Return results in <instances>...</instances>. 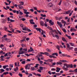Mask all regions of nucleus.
<instances>
[{
	"mask_svg": "<svg viewBox=\"0 0 77 77\" xmlns=\"http://www.w3.org/2000/svg\"><path fill=\"white\" fill-rule=\"evenodd\" d=\"M64 66L63 67V69L64 71H68V68H73V65L72 64H67L66 63L63 64Z\"/></svg>",
	"mask_w": 77,
	"mask_h": 77,
	"instance_id": "obj_1",
	"label": "nucleus"
},
{
	"mask_svg": "<svg viewBox=\"0 0 77 77\" xmlns=\"http://www.w3.org/2000/svg\"><path fill=\"white\" fill-rule=\"evenodd\" d=\"M23 30L24 31H28V32H31V30H30V29H28L27 27H26L23 28H22Z\"/></svg>",
	"mask_w": 77,
	"mask_h": 77,
	"instance_id": "obj_2",
	"label": "nucleus"
},
{
	"mask_svg": "<svg viewBox=\"0 0 77 77\" xmlns=\"http://www.w3.org/2000/svg\"><path fill=\"white\" fill-rule=\"evenodd\" d=\"M66 45L67 46V48H66V50L68 51H69V47L70 46L69 45L68 43H67L66 44Z\"/></svg>",
	"mask_w": 77,
	"mask_h": 77,
	"instance_id": "obj_3",
	"label": "nucleus"
},
{
	"mask_svg": "<svg viewBox=\"0 0 77 77\" xmlns=\"http://www.w3.org/2000/svg\"><path fill=\"white\" fill-rule=\"evenodd\" d=\"M29 22H30V24H35V22H33V19L29 20Z\"/></svg>",
	"mask_w": 77,
	"mask_h": 77,
	"instance_id": "obj_4",
	"label": "nucleus"
},
{
	"mask_svg": "<svg viewBox=\"0 0 77 77\" xmlns=\"http://www.w3.org/2000/svg\"><path fill=\"white\" fill-rule=\"evenodd\" d=\"M40 54H45V55H47V56H48V54L49 53H48L46 52H45L44 53L42 52H41Z\"/></svg>",
	"mask_w": 77,
	"mask_h": 77,
	"instance_id": "obj_5",
	"label": "nucleus"
},
{
	"mask_svg": "<svg viewBox=\"0 0 77 77\" xmlns=\"http://www.w3.org/2000/svg\"><path fill=\"white\" fill-rule=\"evenodd\" d=\"M24 53H26V52H24V51H19V54H24Z\"/></svg>",
	"mask_w": 77,
	"mask_h": 77,
	"instance_id": "obj_6",
	"label": "nucleus"
},
{
	"mask_svg": "<svg viewBox=\"0 0 77 77\" xmlns=\"http://www.w3.org/2000/svg\"><path fill=\"white\" fill-rule=\"evenodd\" d=\"M71 12V10H69L68 11H66L65 14H69V13H70Z\"/></svg>",
	"mask_w": 77,
	"mask_h": 77,
	"instance_id": "obj_7",
	"label": "nucleus"
},
{
	"mask_svg": "<svg viewBox=\"0 0 77 77\" xmlns=\"http://www.w3.org/2000/svg\"><path fill=\"white\" fill-rule=\"evenodd\" d=\"M62 39L64 42H68L66 41V39L64 38V37H62Z\"/></svg>",
	"mask_w": 77,
	"mask_h": 77,
	"instance_id": "obj_8",
	"label": "nucleus"
},
{
	"mask_svg": "<svg viewBox=\"0 0 77 77\" xmlns=\"http://www.w3.org/2000/svg\"><path fill=\"white\" fill-rule=\"evenodd\" d=\"M18 6L20 9H23V7L21 5H18Z\"/></svg>",
	"mask_w": 77,
	"mask_h": 77,
	"instance_id": "obj_9",
	"label": "nucleus"
},
{
	"mask_svg": "<svg viewBox=\"0 0 77 77\" xmlns=\"http://www.w3.org/2000/svg\"><path fill=\"white\" fill-rule=\"evenodd\" d=\"M53 56H58V54L57 53H54L52 54Z\"/></svg>",
	"mask_w": 77,
	"mask_h": 77,
	"instance_id": "obj_10",
	"label": "nucleus"
},
{
	"mask_svg": "<svg viewBox=\"0 0 77 77\" xmlns=\"http://www.w3.org/2000/svg\"><path fill=\"white\" fill-rule=\"evenodd\" d=\"M13 70L14 71L16 72V71H18V68L17 67H16V68L15 69V68H14L13 69Z\"/></svg>",
	"mask_w": 77,
	"mask_h": 77,
	"instance_id": "obj_11",
	"label": "nucleus"
},
{
	"mask_svg": "<svg viewBox=\"0 0 77 77\" xmlns=\"http://www.w3.org/2000/svg\"><path fill=\"white\" fill-rule=\"evenodd\" d=\"M66 37L68 38H69V39H72V38H71V36H68V35H67V34H66Z\"/></svg>",
	"mask_w": 77,
	"mask_h": 77,
	"instance_id": "obj_12",
	"label": "nucleus"
},
{
	"mask_svg": "<svg viewBox=\"0 0 77 77\" xmlns=\"http://www.w3.org/2000/svg\"><path fill=\"white\" fill-rule=\"evenodd\" d=\"M40 24L42 26H44V22L43 21L40 22Z\"/></svg>",
	"mask_w": 77,
	"mask_h": 77,
	"instance_id": "obj_13",
	"label": "nucleus"
},
{
	"mask_svg": "<svg viewBox=\"0 0 77 77\" xmlns=\"http://www.w3.org/2000/svg\"><path fill=\"white\" fill-rule=\"evenodd\" d=\"M9 67L8 65H6L3 66V68L4 69H6V67Z\"/></svg>",
	"mask_w": 77,
	"mask_h": 77,
	"instance_id": "obj_14",
	"label": "nucleus"
},
{
	"mask_svg": "<svg viewBox=\"0 0 77 77\" xmlns=\"http://www.w3.org/2000/svg\"><path fill=\"white\" fill-rule=\"evenodd\" d=\"M53 6V5L51 3H50L48 5V6H49V7H52Z\"/></svg>",
	"mask_w": 77,
	"mask_h": 77,
	"instance_id": "obj_15",
	"label": "nucleus"
},
{
	"mask_svg": "<svg viewBox=\"0 0 77 77\" xmlns=\"http://www.w3.org/2000/svg\"><path fill=\"white\" fill-rule=\"evenodd\" d=\"M48 62H52L53 61V60L51 59H48Z\"/></svg>",
	"mask_w": 77,
	"mask_h": 77,
	"instance_id": "obj_16",
	"label": "nucleus"
},
{
	"mask_svg": "<svg viewBox=\"0 0 77 77\" xmlns=\"http://www.w3.org/2000/svg\"><path fill=\"white\" fill-rule=\"evenodd\" d=\"M55 37L57 38V39H59V35H55Z\"/></svg>",
	"mask_w": 77,
	"mask_h": 77,
	"instance_id": "obj_17",
	"label": "nucleus"
},
{
	"mask_svg": "<svg viewBox=\"0 0 77 77\" xmlns=\"http://www.w3.org/2000/svg\"><path fill=\"white\" fill-rule=\"evenodd\" d=\"M56 48H57L58 50L59 51H60V47H59V46L58 45H57L56 46Z\"/></svg>",
	"mask_w": 77,
	"mask_h": 77,
	"instance_id": "obj_18",
	"label": "nucleus"
},
{
	"mask_svg": "<svg viewBox=\"0 0 77 77\" xmlns=\"http://www.w3.org/2000/svg\"><path fill=\"white\" fill-rule=\"evenodd\" d=\"M23 51H25L24 52H25V53H27V52H26L27 51V48H23Z\"/></svg>",
	"mask_w": 77,
	"mask_h": 77,
	"instance_id": "obj_19",
	"label": "nucleus"
},
{
	"mask_svg": "<svg viewBox=\"0 0 77 77\" xmlns=\"http://www.w3.org/2000/svg\"><path fill=\"white\" fill-rule=\"evenodd\" d=\"M69 44L70 45H71V46H72V47H74V43L70 42Z\"/></svg>",
	"mask_w": 77,
	"mask_h": 77,
	"instance_id": "obj_20",
	"label": "nucleus"
},
{
	"mask_svg": "<svg viewBox=\"0 0 77 77\" xmlns=\"http://www.w3.org/2000/svg\"><path fill=\"white\" fill-rule=\"evenodd\" d=\"M57 65H62V63L61 62L57 63Z\"/></svg>",
	"mask_w": 77,
	"mask_h": 77,
	"instance_id": "obj_21",
	"label": "nucleus"
},
{
	"mask_svg": "<svg viewBox=\"0 0 77 77\" xmlns=\"http://www.w3.org/2000/svg\"><path fill=\"white\" fill-rule=\"evenodd\" d=\"M44 33H45V32H44V30H42V33H41V35H44Z\"/></svg>",
	"mask_w": 77,
	"mask_h": 77,
	"instance_id": "obj_22",
	"label": "nucleus"
},
{
	"mask_svg": "<svg viewBox=\"0 0 77 77\" xmlns=\"http://www.w3.org/2000/svg\"><path fill=\"white\" fill-rule=\"evenodd\" d=\"M5 40L6 41H11V40H10V39H7V38H6L5 39Z\"/></svg>",
	"mask_w": 77,
	"mask_h": 77,
	"instance_id": "obj_23",
	"label": "nucleus"
},
{
	"mask_svg": "<svg viewBox=\"0 0 77 77\" xmlns=\"http://www.w3.org/2000/svg\"><path fill=\"white\" fill-rule=\"evenodd\" d=\"M36 30H37V31H40V30H41L42 31V29H41L40 28H36Z\"/></svg>",
	"mask_w": 77,
	"mask_h": 77,
	"instance_id": "obj_24",
	"label": "nucleus"
},
{
	"mask_svg": "<svg viewBox=\"0 0 77 77\" xmlns=\"http://www.w3.org/2000/svg\"><path fill=\"white\" fill-rule=\"evenodd\" d=\"M9 74V72H4L3 73V74L5 75H6V74Z\"/></svg>",
	"mask_w": 77,
	"mask_h": 77,
	"instance_id": "obj_25",
	"label": "nucleus"
},
{
	"mask_svg": "<svg viewBox=\"0 0 77 77\" xmlns=\"http://www.w3.org/2000/svg\"><path fill=\"white\" fill-rule=\"evenodd\" d=\"M30 49L31 50V51H30V49L29 50V51H34V50L32 48H30Z\"/></svg>",
	"mask_w": 77,
	"mask_h": 77,
	"instance_id": "obj_26",
	"label": "nucleus"
},
{
	"mask_svg": "<svg viewBox=\"0 0 77 77\" xmlns=\"http://www.w3.org/2000/svg\"><path fill=\"white\" fill-rule=\"evenodd\" d=\"M61 22L62 23H64V24H66V22L64 21V20H61Z\"/></svg>",
	"mask_w": 77,
	"mask_h": 77,
	"instance_id": "obj_27",
	"label": "nucleus"
},
{
	"mask_svg": "<svg viewBox=\"0 0 77 77\" xmlns=\"http://www.w3.org/2000/svg\"><path fill=\"white\" fill-rule=\"evenodd\" d=\"M41 15L42 16V17H46V15H45V14H41Z\"/></svg>",
	"mask_w": 77,
	"mask_h": 77,
	"instance_id": "obj_28",
	"label": "nucleus"
},
{
	"mask_svg": "<svg viewBox=\"0 0 77 77\" xmlns=\"http://www.w3.org/2000/svg\"><path fill=\"white\" fill-rule=\"evenodd\" d=\"M48 55H47V56H49V57H50V58H53V56H52L51 55H50V54H48Z\"/></svg>",
	"mask_w": 77,
	"mask_h": 77,
	"instance_id": "obj_29",
	"label": "nucleus"
},
{
	"mask_svg": "<svg viewBox=\"0 0 77 77\" xmlns=\"http://www.w3.org/2000/svg\"><path fill=\"white\" fill-rule=\"evenodd\" d=\"M47 28L49 29L50 30H53V29L50 27L48 26L47 27Z\"/></svg>",
	"mask_w": 77,
	"mask_h": 77,
	"instance_id": "obj_30",
	"label": "nucleus"
},
{
	"mask_svg": "<svg viewBox=\"0 0 77 77\" xmlns=\"http://www.w3.org/2000/svg\"><path fill=\"white\" fill-rule=\"evenodd\" d=\"M46 50L47 51H48V52H51V50L48 48Z\"/></svg>",
	"mask_w": 77,
	"mask_h": 77,
	"instance_id": "obj_31",
	"label": "nucleus"
},
{
	"mask_svg": "<svg viewBox=\"0 0 77 77\" xmlns=\"http://www.w3.org/2000/svg\"><path fill=\"white\" fill-rule=\"evenodd\" d=\"M43 67H41L40 66L39 67V69H40V70H41V71H42V70H43Z\"/></svg>",
	"mask_w": 77,
	"mask_h": 77,
	"instance_id": "obj_32",
	"label": "nucleus"
},
{
	"mask_svg": "<svg viewBox=\"0 0 77 77\" xmlns=\"http://www.w3.org/2000/svg\"><path fill=\"white\" fill-rule=\"evenodd\" d=\"M49 35H52V36H53V37H54V38L55 36H54V34H53V33L51 32V34L50 33V32H49Z\"/></svg>",
	"mask_w": 77,
	"mask_h": 77,
	"instance_id": "obj_33",
	"label": "nucleus"
},
{
	"mask_svg": "<svg viewBox=\"0 0 77 77\" xmlns=\"http://www.w3.org/2000/svg\"><path fill=\"white\" fill-rule=\"evenodd\" d=\"M8 53H6L4 56H5V57H6V56H9V55H8Z\"/></svg>",
	"mask_w": 77,
	"mask_h": 77,
	"instance_id": "obj_34",
	"label": "nucleus"
},
{
	"mask_svg": "<svg viewBox=\"0 0 77 77\" xmlns=\"http://www.w3.org/2000/svg\"><path fill=\"white\" fill-rule=\"evenodd\" d=\"M20 20H22L23 21H26V19L24 18H23V19H21Z\"/></svg>",
	"mask_w": 77,
	"mask_h": 77,
	"instance_id": "obj_35",
	"label": "nucleus"
},
{
	"mask_svg": "<svg viewBox=\"0 0 77 77\" xmlns=\"http://www.w3.org/2000/svg\"><path fill=\"white\" fill-rule=\"evenodd\" d=\"M2 23H6V20L4 19V20H2Z\"/></svg>",
	"mask_w": 77,
	"mask_h": 77,
	"instance_id": "obj_36",
	"label": "nucleus"
},
{
	"mask_svg": "<svg viewBox=\"0 0 77 77\" xmlns=\"http://www.w3.org/2000/svg\"><path fill=\"white\" fill-rule=\"evenodd\" d=\"M66 56H67V55H66V54L65 55L64 54H62V55H60V56H61V57H62L63 56H64L65 57Z\"/></svg>",
	"mask_w": 77,
	"mask_h": 77,
	"instance_id": "obj_37",
	"label": "nucleus"
},
{
	"mask_svg": "<svg viewBox=\"0 0 77 77\" xmlns=\"http://www.w3.org/2000/svg\"><path fill=\"white\" fill-rule=\"evenodd\" d=\"M21 46L22 47H26V45L24 44H22Z\"/></svg>",
	"mask_w": 77,
	"mask_h": 77,
	"instance_id": "obj_38",
	"label": "nucleus"
},
{
	"mask_svg": "<svg viewBox=\"0 0 77 77\" xmlns=\"http://www.w3.org/2000/svg\"><path fill=\"white\" fill-rule=\"evenodd\" d=\"M30 14V12H25V14H26V15H27L28 14Z\"/></svg>",
	"mask_w": 77,
	"mask_h": 77,
	"instance_id": "obj_39",
	"label": "nucleus"
},
{
	"mask_svg": "<svg viewBox=\"0 0 77 77\" xmlns=\"http://www.w3.org/2000/svg\"><path fill=\"white\" fill-rule=\"evenodd\" d=\"M74 48L73 47H69V50H72Z\"/></svg>",
	"mask_w": 77,
	"mask_h": 77,
	"instance_id": "obj_40",
	"label": "nucleus"
},
{
	"mask_svg": "<svg viewBox=\"0 0 77 77\" xmlns=\"http://www.w3.org/2000/svg\"><path fill=\"white\" fill-rule=\"evenodd\" d=\"M61 22H59V21L57 22V24L59 26L61 24Z\"/></svg>",
	"mask_w": 77,
	"mask_h": 77,
	"instance_id": "obj_41",
	"label": "nucleus"
},
{
	"mask_svg": "<svg viewBox=\"0 0 77 77\" xmlns=\"http://www.w3.org/2000/svg\"><path fill=\"white\" fill-rule=\"evenodd\" d=\"M1 71L2 72H5V70L4 69H0Z\"/></svg>",
	"mask_w": 77,
	"mask_h": 77,
	"instance_id": "obj_42",
	"label": "nucleus"
},
{
	"mask_svg": "<svg viewBox=\"0 0 77 77\" xmlns=\"http://www.w3.org/2000/svg\"><path fill=\"white\" fill-rule=\"evenodd\" d=\"M38 65H39V64H37L36 66H35V68H38Z\"/></svg>",
	"mask_w": 77,
	"mask_h": 77,
	"instance_id": "obj_43",
	"label": "nucleus"
},
{
	"mask_svg": "<svg viewBox=\"0 0 77 77\" xmlns=\"http://www.w3.org/2000/svg\"><path fill=\"white\" fill-rule=\"evenodd\" d=\"M22 64H25L26 63V61H23L21 62Z\"/></svg>",
	"mask_w": 77,
	"mask_h": 77,
	"instance_id": "obj_44",
	"label": "nucleus"
},
{
	"mask_svg": "<svg viewBox=\"0 0 77 77\" xmlns=\"http://www.w3.org/2000/svg\"><path fill=\"white\" fill-rule=\"evenodd\" d=\"M31 69L33 71H34L35 69V67H31Z\"/></svg>",
	"mask_w": 77,
	"mask_h": 77,
	"instance_id": "obj_45",
	"label": "nucleus"
},
{
	"mask_svg": "<svg viewBox=\"0 0 77 77\" xmlns=\"http://www.w3.org/2000/svg\"><path fill=\"white\" fill-rule=\"evenodd\" d=\"M19 75L20 76V77H23V75L22 74H21L20 73H19Z\"/></svg>",
	"mask_w": 77,
	"mask_h": 77,
	"instance_id": "obj_46",
	"label": "nucleus"
},
{
	"mask_svg": "<svg viewBox=\"0 0 77 77\" xmlns=\"http://www.w3.org/2000/svg\"><path fill=\"white\" fill-rule=\"evenodd\" d=\"M60 62H66V60H61Z\"/></svg>",
	"mask_w": 77,
	"mask_h": 77,
	"instance_id": "obj_47",
	"label": "nucleus"
},
{
	"mask_svg": "<svg viewBox=\"0 0 77 77\" xmlns=\"http://www.w3.org/2000/svg\"><path fill=\"white\" fill-rule=\"evenodd\" d=\"M4 29H5V31H7V29H8V28L6 27H4Z\"/></svg>",
	"mask_w": 77,
	"mask_h": 77,
	"instance_id": "obj_48",
	"label": "nucleus"
},
{
	"mask_svg": "<svg viewBox=\"0 0 77 77\" xmlns=\"http://www.w3.org/2000/svg\"><path fill=\"white\" fill-rule=\"evenodd\" d=\"M10 22H15V20H12V19H11L10 20Z\"/></svg>",
	"mask_w": 77,
	"mask_h": 77,
	"instance_id": "obj_49",
	"label": "nucleus"
},
{
	"mask_svg": "<svg viewBox=\"0 0 77 77\" xmlns=\"http://www.w3.org/2000/svg\"><path fill=\"white\" fill-rule=\"evenodd\" d=\"M56 63L55 62H54L52 64V66H54V65H56Z\"/></svg>",
	"mask_w": 77,
	"mask_h": 77,
	"instance_id": "obj_50",
	"label": "nucleus"
},
{
	"mask_svg": "<svg viewBox=\"0 0 77 77\" xmlns=\"http://www.w3.org/2000/svg\"><path fill=\"white\" fill-rule=\"evenodd\" d=\"M74 72H77V69H76L74 70Z\"/></svg>",
	"mask_w": 77,
	"mask_h": 77,
	"instance_id": "obj_51",
	"label": "nucleus"
},
{
	"mask_svg": "<svg viewBox=\"0 0 77 77\" xmlns=\"http://www.w3.org/2000/svg\"><path fill=\"white\" fill-rule=\"evenodd\" d=\"M59 26L61 28H62V26H63V25H62V23H61L60 24V25Z\"/></svg>",
	"mask_w": 77,
	"mask_h": 77,
	"instance_id": "obj_52",
	"label": "nucleus"
},
{
	"mask_svg": "<svg viewBox=\"0 0 77 77\" xmlns=\"http://www.w3.org/2000/svg\"><path fill=\"white\" fill-rule=\"evenodd\" d=\"M12 25H10L9 26V27L10 29H11L12 28Z\"/></svg>",
	"mask_w": 77,
	"mask_h": 77,
	"instance_id": "obj_53",
	"label": "nucleus"
},
{
	"mask_svg": "<svg viewBox=\"0 0 77 77\" xmlns=\"http://www.w3.org/2000/svg\"><path fill=\"white\" fill-rule=\"evenodd\" d=\"M62 0H60V2L58 4V5H59L60 6V5H61V3H62Z\"/></svg>",
	"mask_w": 77,
	"mask_h": 77,
	"instance_id": "obj_54",
	"label": "nucleus"
},
{
	"mask_svg": "<svg viewBox=\"0 0 77 77\" xmlns=\"http://www.w3.org/2000/svg\"><path fill=\"white\" fill-rule=\"evenodd\" d=\"M7 2H9V4L11 3V1L9 0H7Z\"/></svg>",
	"mask_w": 77,
	"mask_h": 77,
	"instance_id": "obj_55",
	"label": "nucleus"
},
{
	"mask_svg": "<svg viewBox=\"0 0 77 77\" xmlns=\"http://www.w3.org/2000/svg\"><path fill=\"white\" fill-rule=\"evenodd\" d=\"M32 74H34V75H37V74H36V73H35V72H32Z\"/></svg>",
	"mask_w": 77,
	"mask_h": 77,
	"instance_id": "obj_56",
	"label": "nucleus"
},
{
	"mask_svg": "<svg viewBox=\"0 0 77 77\" xmlns=\"http://www.w3.org/2000/svg\"><path fill=\"white\" fill-rule=\"evenodd\" d=\"M10 67H11V68H13V64H10L9 65Z\"/></svg>",
	"mask_w": 77,
	"mask_h": 77,
	"instance_id": "obj_57",
	"label": "nucleus"
},
{
	"mask_svg": "<svg viewBox=\"0 0 77 77\" xmlns=\"http://www.w3.org/2000/svg\"><path fill=\"white\" fill-rule=\"evenodd\" d=\"M21 4L20 5H24V2H20Z\"/></svg>",
	"mask_w": 77,
	"mask_h": 77,
	"instance_id": "obj_58",
	"label": "nucleus"
},
{
	"mask_svg": "<svg viewBox=\"0 0 77 77\" xmlns=\"http://www.w3.org/2000/svg\"><path fill=\"white\" fill-rule=\"evenodd\" d=\"M19 14L20 15H23V13L22 12H21V11H20L19 12Z\"/></svg>",
	"mask_w": 77,
	"mask_h": 77,
	"instance_id": "obj_59",
	"label": "nucleus"
},
{
	"mask_svg": "<svg viewBox=\"0 0 77 77\" xmlns=\"http://www.w3.org/2000/svg\"><path fill=\"white\" fill-rule=\"evenodd\" d=\"M28 68V65H26L25 66V69H27V68Z\"/></svg>",
	"mask_w": 77,
	"mask_h": 77,
	"instance_id": "obj_60",
	"label": "nucleus"
},
{
	"mask_svg": "<svg viewBox=\"0 0 77 77\" xmlns=\"http://www.w3.org/2000/svg\"><path fill=\"white\" fill-rule=\"evenodd\" d=\"M56 74L57 75H60V73H57Z\"/></svg>",
	"mask_w": 77,
	"mask_h": 77,
	"instance_id": "obj_61",
	"label": "nucleus"
},
{
	"mask_svg": "<svg viewBox=\"0 0 77 77\" xmlns=\"http://www.w3.org/2000/svg\"><path fill=\"white\" fill-rule=\"evenodd\" d=\"M57 70H58L59 71H60V68H59V67H57Z\"/></svg>",
	"mask_w": 77,
	"mask_h": 77,
	"instance_id": "obj_62",
	"label": "nucleus"
},
{
	"mask_svg": "<svg viewBox=\"0 0 77 77\" xmlns=\"http://www.w3.org/2000/svg\"><path fill=\"white\" fill-rule=\"evenodd\" d=\"M20 27H23V24H20Z\"/></svg>",
	"mask_w": 77,
	"mask_h": 77,
	"instance_id": "obj_63",
	"label": "nucleus"
},
{
	"mask_svg": "<svg viewBox=\"0 0 77 77\" xmlns=\"http://www.w3.org/2000/svg\"><path fill=\"white\" fill-rule=\"evenodd\" d=\"M75 51H77V48H75L74 49Z\"/></svg>",
	"mask_w": 77,
	"mask_h": 77,
	"instance_id": "obj_64",
	"label": "nucleus"
}]
</instances>
